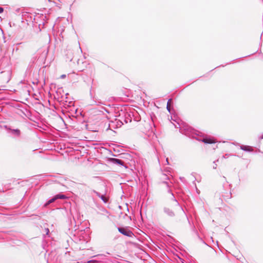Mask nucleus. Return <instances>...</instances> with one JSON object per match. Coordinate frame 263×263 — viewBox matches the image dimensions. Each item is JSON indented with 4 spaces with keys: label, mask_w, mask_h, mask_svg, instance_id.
<instances>
[{
    "label": "nucleus",
    "mask_w": 263,
    "mask_h": 263,
    "mask_svg": "<svg viewBox=\"0 0 263 263\" xmlns=\"http://www.w3.org/2000/svg\"><path fill=\"white\" fill-rule=\"evenodd\" d=\"M240 147L241 149H242L245 152H250L253 151V148L250 146L241 145H240Z\"/></svg>",
    "instance_id": "13"
},
{
    "label": "nucleus",
    "mask_w": 263,
    "mask_h": 263,
    "mask_svg": "<svg viewBox=\"0 0 263 263\" xmlns=\"http://www.w3.org/2000/svg\"><path fill=\"white\" fill-rule=\"evenodd\" d=\"M109 160L111 162H112L114 164H116L120 165L121 166H124V161L121 159L115 158H110Z\"/></svg>",
    "instance_id": "11"
},
{
    "label": "nucleus",
    "mask_w": 263,
    "mask_h": 263,
    "mask_svg": "<svg viewBox=\"0 0 263 263\" xmlns=\"http://www.w3.org/2000/svg\"><path fill=\"white\" fill-rule=\"evenodd\" d=\"M125 115V123H128L132 122V118L134 116L133 114L131 112H124Z\"/></svg>",
    "instance_id": "9"
},
{
    "label": "nucleus",
    "mask_w": 263,
    "mask_h": 263,
    "mask_svg": "<svg viewBox=\"0 0 263 263\" xmlns=\"http://www.w3.org/2000/svg\"><path fill=\"white\" fill-rule=\"evenodd\" d=\"M163 179H169V177L165 174H163Z\"/></svg>",
    "instance_id": "17"
},
{
    "label": "nucleus",
    "mask_w": 263,
    "mask_h": 263,
    "mask_svg": "<svg viewBox=\"0 0 263 263\" xmlns=\"http://www.w3.org/2000/svg\"><path fill=\"white\" fill-rule=\"evenodd\" d=\"M196 139L198 141H202V142H204V143H207V144H211V143H215V141L213 139L210 138H208V137H203L201 139L196 138Z\"/></svg>",
    "instance_id": "10"
},
{
    "label": "nucleus",
    "mask_w": 263,
    "mask_h": 263,
    "mask_svg": "<svg viewBox=\"0 0 263 263\" xmlns=\"http://www.w3.org/2000/svg\"><path fill=\"white\" fill-rule=\"evenodd\" d=\"M66 196L65 195L63 194H57L55 195L53 197H52L51 199H49L46 203H45L44 206L46 207L50 203L54 202L56 200L58 199H65L66 198Z\"/></svg>",
    "instance_id": "5"
},
{
    "label": "nucleus",
    "mask_w": 263,
    "mask_h": 263,
    "mask_svg": "<svg viewBox=\"0 0 263 263\" xmlns=\"http://www.w3.org/2000/svg\"><path fill=\"white\" fill-rule=\"evenodd\" d=\"M95 193L96 194L97 196L98 197H99V198L100 197V196L102 195H101L99 193L97 192H96L95 191Z\"/></svg>",
    "instance_id": "20"
},
{
    "label": "nucleus",
    "mask_w": 263,
    "mask_h": 263,
    "mask_svg": "<svg viewBox=\"0 0 263 263\" xmlns=\"http://www.w3.org/2000/svg\"><path fill=\"white\" fill-rule=\"evenodd\" d=\"M172 102V99H169L167 102L166 108L169 112L171 113V104Z\"/></svg>",
    "instance_id": "14"
},
{
    "label": "nucleus",
    "mask_w": 263,
    "mask_h": 263,
    "mask_svg": "<svg viewBox=\"0 0 263 263\" xmlns=\"http://www.w3.org/2000/svg\"><path fill=\"white\" fill-rule=\"evenodd\" d=\"M4 11V9L2 7H0V13H2Z\"/></svg>",
    "instance_id": "22"
},
{
    "label": "nucleus",
    "mask_w": 263,
    "mask_h": 263,
    "mask_svg": "<svg viewBox=\"0 0 263 263\" xmlns=\"http://www.w3.org/2000/svg\"><path fill=\"white\" fill-rule=\"evenodd\" d=\"M192 130V128L188 126L180 127V132L186 136H189V134L191 132Z\"/></svg>",
    "instance_id": "7"
},
{
    "label": "nucleus",
    "mask_w": 263,
    "mask_h": 263,
    "mask_svg": "<svg viewBox=\"0 0 263 263\" xmlns=\"http://www.w3.org/2000/svg\"><path fill=\"white\" fill-rule=\"evenodd\" d=\"M4 128L7 130V132L9 133H10L12 135L17 137H18L20 136L21 135V131L20 129H12L11 128H10L9 126H8V125H4Z\"/></svg>",
    "instance_id": "3"
},
{
    "label": "nucleus",
    "mask_w": 263,
    "mask_h": 263,
    "mask_svg": "<svg viewBox=\"0 0 263 263\" xmlns=\"http://www.w3.org/2000/svg\"><path fill=\"white\" fill-rule=\"evenodd\" d=\"M164 213L170 217H174L175 216L174 212L171 209L167 207L163 208Z\"/></svg>",
    "instance_id": "8"
},
{
    "label": "nucleus",
    "mask_w": 263,
    "mask_h": 263,
    "mask_svg": "<svg viewBox=\"0 0 263 263\" xmlns=\"http://www.w3.org/2000/svg\"><path fill=\"white\" fill-rule=\"evenodd\" d=\"M66 77V75L65 74H62L60 76V78L61 79H65Z\"/></svg>",
    "instance_id": "18"
},
{
    "label": "nucleus",
    "mask_w": 263,
    "mask_h": 263,
    "mask_svg": "<svg viewBox=\"0 0 263 263\" xmlns=\"http://www.w3.org/2000/svg\"><path fill=\"white\" fill-rule=\"evenodd\" d=\"M66 196L65 195L63 194H57L55 195L53 197H52L51 199H49L46 203H45L44 206L46 207L50 203L54 202L56 200L58 199H65L66 198Z\"/></svg>",
    "instance_id": "4"
},
{
    "label": "nucleus",
    "mask_w": 263,
    "mask_h": 263,
    "mask_svg": "<svg viewBox=\"0 0 263 263\" xmlns=\"http://www.w3.org/2000/svg\"><path fill=\"white\" fill-rule=\"evenodd\" d=\"M84 69H80L79 71H83Z\"/></svg>",
    "instance_id": "31"
},
{
    "label": "nucleus",
    "mask_w": 263,
    "mask_h": 263,
    "mask_svg": "<svg viewBox=\"0 0 263 263\" xmlns=\"http://www.w3.org/2000/svg\"><path fill=\"white\" fill-rule=\"evenodd\" d=\"M260 139H263V134H262V135L259 138Z\"/></svg>",
    "instance_id": "25"
},
{
    "label": "nucleus",
    "mask_w": 263,
    "mask_h": 263,
    "mask_svg": "<svg viewBox=\"0 0 263 263\" xmlns=\"http://www.w3.org/2000/svg\"><path fill=\"white\" fill-rule=\"evenodd\" d=\"M101 256H103V255H95V256H92V257H101Z\"/></svg>",
    "instance_id": "21"
},
{
    "label": "nucleus",
    "mask_w": 263,
    "mask_h": 263,
    "mask_svg": "<svg viewBox=\"0 0 263 263\" xmlns=\"http://www.w3.org/2000/svg\"><path fill=\"white\" fill-rule=\"evenodd\" d=\"M49 229H47L46 230V232H47V234H48L49 233Z\"/></svg>",
    "instance_id": "28"
},
{
    "label": "nucleus",
    "mask_w": 263,
    "mask_h": 263,
    "mask_svg": "<svg viewBox=\"0 0 263 263\" xmlns=\"http://www.w3.org/2000/svg\"><path fill=\"white\" fill-rule=\"evenodd\" d=\"M163 183H164V184H166V186L167 187H170V185H169V183L167 181H163Z\"/></svg>",
    "instance_id": "19"
},
{
    "label": "nucleus",
    "mask_w": 263,
    "mask_h": 263,
    "mask_svg": "<svg viewBox=\"0 0 263 263\" xmlns=\"http://www.w3.org/2000/svg\"><path fill=\"white\" fill-rule=\"evenodd\" d=\"M222 178H223V179L224 180H226V178H225V177L223 176V177H222Z\"/></svg>",
    "instance_id": "30"
},
{
    "label": "nucleus",
    "mask_w": 263,
    "mask_h": 263,
    "mask_svg": "<svg viewBox=\"0 0 263 263\" xmlns=\"http://www.w3.org/2000/svg\"><path fill=\"white\" fill-rule=\"evenodd\" d=\"M166 162H167V164H169V163H168V158H166Z\"/></svg>",
    "instance_id": "26"
},
{
    "label": "nucleus",
    "mask_w": 263,
    "mask_h": 263,
    "mask_svg": "<svg viewBox=\"0 0 263 263\" xmlns=\"http://www.w3.org/2000/svg\"><path fill=\"white\" fill-rule=\"evenodd\" d=\"M216 165H217V164H215V165H214V166H213V168H215H215H216Z\"/></svg>",
    "instance_id": "29"
},
{
    "label": "nucleus",
    "mask_w": 263,
    "mask_h": 263,
    "mask_svg": "<svg viewBox=\"0 0 263 263\" xmlns=\"http://www.w3.org/2000/svg\"><path fill=\"white\" fill-rule=\"evenodd\" d=\"M125 120L124 111H122L121 112L119 113L118 118L115 119V121L111 122V124L109 125V126H113L114 125L112 124H116V126L117 128L120 127L125 123Z\"/></svg>",
    "instance_id": "1"
},
{
    "label": "nucleus",
    "mask_w": 263,
    "mask_h": 263,
    "mask_svg": "<svg viewBox=\"0 0 263 263\" xmlns=\"http://www.w3.org/2000/svg\"><path fill=\"white\" fill-rule=\"evenodd\" d=\"M92 262H97L98 261L97 260H95V259H92Z\"/></svg>",
    "instance_id": "24"
},
{
    "label": "nucleus",
    "mask_w": 263,
    "mask_h": 263,
    "mask_svg": "<svg viewBox=\"0 0 263 263\" xmlns=\"http://www.w3.org/2000/svg\"><path fill=\"white\" fill-rule=\"evenodd\" d=\"M1 73L2 74V77L5 79L6 81L8 82L10 80L12 73L10 70L2 71Z\"/></svg>",
    "instance_id": "6"
},
{
    "label": "nucleus",
    "mask_w": 263,
    "mask_h": 263,
    "mask_svg": "<svg viewBox=\"0 0 263 263\" xmlns=\"http://www.w3.org/2000/svg\"><path fill=\"white\" fill-rule=\"evenodd\" d=\"M118 230L122 234L129 237H133L134 236L133 232L126 228L118 227Z\"/></svg>",
    "instance_id": "2"
},
{
    "label": "nucleus",
    "mask_w": 263,
    "mask_h": 263,
    "mask_svg": "<svg viewBox=\"0 0 263 263\" xmlns=\"http://www.w3.org/2000/svg\"><path fill=\"white\" fill-rule=\"evenodd\" d=\"M49 229H47L46 230V232H47V234H48L49 233Z\"/></svg>",
    "instance_id": "27"
},
{
    "label": "nucleus",
    "mask_w": 263,
    "mask_h": 263,
    "mask_svg": "<svg viewBox=\"0 0 263 263\" xmlns=\"http://www.w3.org/2000/svg\"><path fill=\"white\" fill-rule=\"evenodd\" d=\"M101 200L105 203H107L108 201V199L105 197L104 195H102L100 197Z\"/></svg>",
    "instance_id": "15"
},
{
    "label": "nucleus",
    "mask_w": 263,
    "mask_h": 263,
    "mask_svg": "<svg viewBox=\"0 0 263 263\" xmlns=\"http://www.w3.org/2000/svg\"><path fill=\"white\" fill-rule=\"evenodd\" d=\"M95 103H96V104L99 105H100V104H104V103L100 100H94Z\"/></svg>",
    "instance_id": "16"
},
{
    "label": "nucleus",
    "mask_w": 263,
    "mask_h": 263,
    "mask_svg": "<svg viewBox=\"0 0 263 263\" xmlns=\"http://www.w3.org/2000/svg\"><path fill=\"white\" fill-rule=\"evenodd\" d=\"M92 260H89L87 261V263H92Z\"/></svg>",
    "instance_id": "23"
},
{
    "label": "nucleus",
    "mask_w": 263,
    "mask_h": 263,
    "mask_svg": "<svg viewBox=\"0 0 263 263\" xmlns=\"http://www.w3.org/2000/svg\"><path fill=\"white\" fill-rule=\"evenodd\" d=\"M168 192L171 194L172 196V199L173 200L176 202V205L178 206L180 209L182 211V212L184 213V211L183 209V208L180 205L179 202L176 199L173 193L172 192V190L170 189H168Z\"/></svg>",
    "instance_id": "12"
}]
</instances>
